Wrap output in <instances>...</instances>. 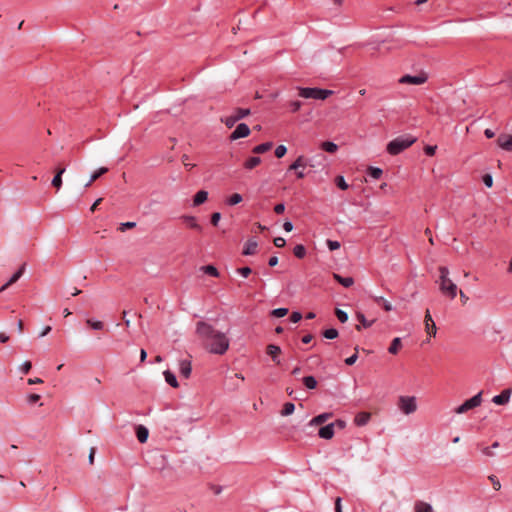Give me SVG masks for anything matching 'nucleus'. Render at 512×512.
I'll list each match as a JSON object with an SVG mask.
<instances>
[{"instance_id": "nucleus-20", "label": "nucleus", "mask_w": 512, "mask_h": 512, "mask_svg": "<svg viewBox=\"0 0 512 512\" xmlns=\"http://www.w3.org/2000/svg\"><path fill=\"white\" fill-rule=\"evenodd\" d=\"M185 223H187V225L191 228V229H194V230H197L199 232L202 231V226L199 225L196 221V217L194 216H191V215H182L180 217Z\"/></svg>"}, {"instance_id": "nucleus-47", "label": "nucleus", "mask_w": 512, "mask_h": 512, "mask_svg": "<svg viewBox=\"0 0 512 512\" xmlns=\"http://www.w3.org/2000/svg\"><path fill=\"white\" fill-rule=\"evenodd\" d=\"M358 346L355 347V353L351 355L350 357L345 359V363L348 366H352L358 359Z\"/></svg>"}, {"instance_id": "nucleus-54", "label": "nucleus", "mask_w": 512, "mask_h": 512, "mask_svg": "<svg viewBox=\"0 0 512 512\" xmlns=\"http://www.w3.org/2000/svg\"><path fill=\"white\" fill-rule=\"evenodd\" d=\"M221 219V213L219 212H214L211 214V218H210V221H211V224L213 226H217L219 221Z\"/></svg>"}, {"instance_id": "nucleus-37", "label": "nucleus", "mask_w": 512, "mask_h": 512, "mask_svg": "<svg viewBox=\"0 0 512 512\" xmlns=\"http://www.w3.org/2000/svg\"><path fill=\"white\" fill-rule=\"evenodd\" d=\"M295 410V405L292 403V402H286L284 405H283V408L281 410V415L282 416H289L291 415Z\"/></svg>"}, {"instance_id": "nucleus-62", "label": "nucleus", "mask_w": 512, "mask_h": 512, "mask_svg": "<svg viewBox=\"0 0 512 512\" xmlns=\"http://www.w3.org/2000/svg\"><path fill=\"white\" fill-rule=\"evenodd\" d=\"M436 325L434 322H431L429 323V330H426V332L430 335V336H435L436 335Z\"/></svg>"}, {"instance_id": "nucleus-42", "label": "nucleus", "mask_w": 512, "mask_h": 512, "mask_svg": "<svg viewBox=\"0 0 512 512\" xmlns=\"http://www.w3.org/2000/svg\"><path fill=\"white\" fill-rule=\"evenodd\" d=\"M357 319L364 328H368V327L372 326V324L374 323V320L368 321L366 319V317L364 316V314H362L360 312L357 313Z\"/></svg>"}, {"instance_id": "nucleus-55", "label": "nucleus", "mask_w": 512, "mask_h": 512, "mask_svg": "<svg viewBox=\"0 0 512 512\" xmlns=\"http://www.w3.org/2000/svg\"><path fill=\"white\" fill-rule=\"evenodd\" d=\"M40 395L39 394H29L28 397H27V402L28 404L30 405H33L35 403H37L39 400H40Z\"/></svg>"}, {"instance_id": "nucleus-14", "label": "nucleus", "mask_w": 512, "mask_h": 512, "mask_svg": "<svg viewBox=\"0 0 512 512\" xmlns=\"http://www.w3.org/2000/svg\"><path fill=\"white\" fill-rule=\"evenodd\" d=\"M25 271V264L21 265L20 268L11 276V278L0 288V293L5 291L10 285L16 283Z\"/></svg>"}, {"instance_id": "nucleus-64", "label": "nucleus", "mask_w": 512, "mask_h": 512, "mask_svg": "<svg viewBox=\"0 0 512 512\" xmlns=\"http://www.w3.org/2000/svg\"><path fill=\"white\" fill-rule=\"evenodd\" d=\"M283 229L286 231V232H290L292 231L293 229V223L289 220L285 221L283 223Z\"/></svg>"}, {"instance_id": "nucleus-18", "label": "nucleus", "mask_w": 512, "mask_h": 512, "mask_svg": "<svg viewBox=\"0 0 512 512\" xmlns=\"http://www.w3.org/2000/svg\"><path fill=\"white\" fill-rule=\"evenodd\" d=\"M65 170H66V169H65V167H58V168L56 169L55 176H54V177H53V179H52L51 184H52V186H53L54 188H56V190H57V191H58V190L61 188V186H62V175L64 174Z\"/></svg>"}, {"instance_id": "nucleus-10", "label": "nucleus", "mask_w": 512, "mask_h": 512, "mask_svg": "<svg viewBox=\"0 0 512 512\" xmlns=\"http://www.w3.org/2000/svg\"><path fill=\"white\" fill-rule=\"evenodd\" d=\"M497 144L503 150L512 152V135L500 134L497 138Z\"/></svg>"}, {"instance_id": "nucleus-8", "label": "nucleus", "mask_w": 512, "mask_h": 512, "mask_svg": "<svg viewBox=\"0 0 512 512\" xmlns=\"http://www.w3.org/2000/svg\"><path fill=\"white\" fill-rule=\"evenodd\" d=\"M427 79L428 76L424 72H421L418 75L406 74L399 79V83L409 85H421L424 84L427 81Z\"/></svg>"}, {"instance_id": "nucleus-48", "label": "nucleus", "mask_w": 512, "mask_h": 512, "mask_svg": "<svg viewBox=\"0 0 512 512\" xmlns=\"http://www.w3.org/2000/svg\"><path fill=\"white\" fill-rule=\"evenodd\" d=\"M236 271L244 278H247L252 273L251 268L248 266L238 268Z\"/></svg>"}, {"instance_id": "nucleus-39", "label": "nucleus", "mask_w": 512, "mask_h": 512, "mask_svg": "<svg viewBox=\"0 0 512 512\" xmlns=\"http://www.w3.org/2000/svg\"><path fill=\"white\" fill-rule=\"evenodd\" d=\"M108 172V168L106 167H100L98 168L96 171L93 172V174L91 175V178H90V183H93L94 181H96L98 178H100L102 175H104L105 173Z\"/></svg>"}, {"instance_id": "nucleus-43", "label": "nucleus", "mask_w": 512, "mask_h": 512, "mask_svg": "<svg viewBox=\"0 0 512 512\" xmlns=\"http://www.w3.org/2000/svg\"><path fill=\"white\" fill-rule=\"evenodd\" d=\"M287 314H288V309L284 308V307L276 308L271 311V315L276 318L284 317Z\"/></svg>"}, {"instance_id": "nucleus-1", "label": "nucleus", "mask_w": 512, "mask_h": 512, "mask_svg": "<svg viewBox=\"0 0 512 512\" xmlns=\"http://www.w3.org/2000/svg\"><path fill=\"white\" fill-rule=\"evenodd\" d=\"M196 334L203 346L212 354L223 355L229 348L230 342L226 334L205 321L197 322Z\"/></svg>"}, {"instance_id": "nucleus-30", "label": "nucleus", "mask_w": 512, "mask_h": 512, "mask_svg": "<svg viewBox=\"0 0 512 512\" xmlns=\"http://www.w3.org/2000/svg\"><path fill=\"white\" fill-rule=\"evenodd\" d=\"M302 382L307 389L312 390L317 387V380L314 376H305L303 377Z\"/></svg>"}, {"instance_id": "nucleus-23", "label": "nucleus", "mask_w": 512, "mask_h": 512, "mask_svg": "<svg viewBox=\"0 0 512 512\" xmlns=\"http://www.w3.org/2000/svg\"><path fill=\"white\" fill-rule=\"evenodd\" d=\"M414 512H434V510L429 503L418 500L414 504Z\"/></svg>"}, {"instance_id": "nucleus-9", "label": "nucleus", "mask_w": 512, "mask_h": 512, "mask_svg": "<svg viewBox=\"0 0 512 512\" xmlns=\"http://www.w3.org/2000/svg\"><path fill=\"white\" fill-rule=\"evenodd\" d=\"M250 134V128L245 123H240L230 135V140H237L247 137Z\"/></svg>"}, {"instance_id": "nucleus-4", "label": "nucleus", "mask_w": 512, "mask_h": 512, "mask_svg": "<svg viewBox=\"0 0 512 512\" xmlns=\"http://www.w3.org/2000/svg\"><path fill=\"white\" fill-rule=\"evenodd\" d=\"M298 95L305 99L325 100L333 94L332 90L316 87H297Z\"/></svg>"}, {"instance_id": "nucleus-7", "label": "nucleus", "mask_w": 512, "mask_h": 512, "mask_svg": "<svg viewBox=\"0 0 512 512\" xmlns=\"http://www.w3.org/2000/svg\"><path fill=\"white\" fill-rule=\"evenodd\" d=\"M251 111L248 108H236L234 114L226 117L223 121L228 128H232L237 121L250 115Z\"/></svg>"}, {"instance_id": "nucleus-22", "label": "nucleus", "mask_w": 512, "mask_h": 512, "mask_svg": "<svg viewBox=\"0 0 512 512\" xmlns=\"http://www.w3.org/2000/svg\"><path fill=\"white\" fill-rule=\"evenodd\" d=\"M208 199V192L205 190H199L193 197V206H199L205 203Z\"/></svg>"}, {"instance_id": "nucleus-46", "label": "nucleus", "mask_w": 512, "mask_h": 512, "mask_svg": "<svg viewBox=\"0 0 512 512\" xmlns=\"http://www.w3.org/2000/svg\"><path fill=\"white\" fill-rule=\"evenodd\" d=\"M287 153V147L285 145H278L275 149V156L277 158H282Z\"/></svg>"}, {"instance_id": "nucleus-49", "label": "nucleus", "mask_w": 512, "mask_h": 512, "mask_svg": "<svg viewBox=\"0 0 512 512\" xmlns=\"http://www.w3.org/2000/svg\"><path fill=\"white\" fill-rule=\"evenodd\" d=\"M326 244L330 251H334L340 248V243L335 240L328 239Z\"/></svg>"}, {"instance_id": "nucleus-26", "label": "nucleus", "mask_w": 512, "mask_h": 512, "mask_svg": "<svg viewBox=\"0 0 512 512\" xmlns=\"http://www.w3.org/2000/svg\"><path fill=\"white\" fill-rule=\"evenodd\" d=\"M272 147H273V143L268 141V142H265V143L255 146L252 149V152L255 154H263V153L269 151Z\"/></svg>"}, {"instance_id": "nucleus-58", "label": "nucleus", "mask_w": 512, "mask_h": 512, "mask_svg": "<svg viewBox=\"0 0 512 512\" xmlns=\"http://www.w3.org/2000/svg\"><path fill=\"white\" fill-rule=\"evenodd\" d=\"M436 149H437V146L427 145V146L424 148V152H425V154H426L427 156H433V155H435Z\"/></svg>"}, {"instance_id": "nucleus-52", "label": "nucleus", "mask_w": 512, "mask_h": 512, "mask_svg": "<svg viewBox=\"0 0 512 512\" xmlns=\"http://www.w3.org/2000/svg\"><path fill=\"white\" fill-rule=\"evenodd\" d=\"M292 323H298L302 319V314L299 311H294L289 317Z\"/></svg>"}, {"instance_id": "nucleus-60", "label": "nucleus", "mask_w": 512, "mask_h": 512, "mask_svg": "<svg viewBox=\"0 0 512 512\" xmlns=\"http://www.w3.org/2000/svg\"><path fill=\"white\" fill-rule=\"evenodd\" d=\"M285 211V204L284 203H278L274 206V212L276 214H282Z\"/></svg>"}, {"instance_id": "nucleus-11", "label": "nucleus", "mask_w": 512, "mask_h": 512, "mask_svg": "<svg viewBox=\"0 0 512 512\" xmlns=\"http://www.w3.org/2000/svg\"><path fill=\"white\" fill-rule=\"evenodd\" d=\"M335 434V424L329 423L325 426H322L318 431V436L325 440H330L334 437Z\"/></svg>"}, {"instance_id": "nucleus-61", "label": "nucleus", "mask_w": 512, "mask_h": 512, "mask_svg": "<svg viewBox=\"0 0 512 512\" xmlns=\"http://www.w3.org/2000/svg\"><path fill=\"white\" fill-rule=\"evenodd\" d=\"M332 424H335V428H338L340 430L346 427V421L342 419H337L335 422H332Z\"/></svg>"}, {"instance_id": "nucleus-17", "label": "nucleus", "mask_w": 512, "mask_h": 512, "mask_svg": "<svg viewBox=\"0 0 512 512\" xmlns=\"http://www.w3.org/2000/svg\"><path fill=\"white\" fill-rule=\"evenodd\" d=\"M281 353V348L275 344H269L267 346V354L272 358V360L276 364H280L279 354Z\"/></svg>"}, {"instance_id": "nucleus-24", "label": "nucleus", "mask_w": 512, "mask_h": 512, "mask_svg": "<svg viewBox=\"0 0 512 512\" xmlns=\"http://www.w3.org/2000/svg\"><path fill=\"white\" fill-rule=\"evenodd\" d=\"M191 362L188 360H182L180 361V374L184 378H189L191 375Z\"/></svg>"}, {"instance_id": "nucleus-15", "label": "nucleus", "mask_w": 512, "mask_h": 512, "mask_svg": "<svg viewBox=\"0 0 512 512\" xmlns=\"http://www.w3.org/2000/svg\"><path fill=\"white\" fill-rule=\"evenodd\" d=\"M257 247V241L254 238H250L245 243L242 254L245 256L254 255L256 253Z\"/></svg>"}, {"instance_id": "nucleus-40", "label": "nucleus", "mask_w": 512, "mask_h": 512, "mask_svg": "<svg viewBox=\"0 0 512 512\" xmlns=\"http://www.w3.org/2000/svg\"><path fill=\"white\" fill-rule=\"evenodd\" d=\"M243 200L242 198V195H240L239 193H234L232 194L228 199H227V204L230 205V206H234V205H237L239 204L241 201Z\"/></svg>"}, {"instance_id": "nucleus-13", "label": "nucleus", "mask_w": 512, "mask_h": 512, "mask_svg": "<svg viewBox=\"0 0 512 512\" xmlns=\"http://www.w3.org/2000/svg\"><path fill=\"white\" fill-rule=\"evenodd\" d=\"M333 417V413L331 412H324L321 413L315 417H313L309 423L308 426H318L324 424L327 420Z\"/></svg>"}, {"instance_id": "nucleus-53", "label": "nucleus", "mask_w": 512, "mask_h": 512, "mask_svg": "<svg viewBox=\"0 0 512 512\" xmlns=\"http://www.w3.org/2000/svg\"><path fill=\"white\" fill-rule=\"evenodd\" d=\"M32 368V363L30 361H25L21 366H20V371L23 373V374H28L30 372Z\"/></svg>"}, {"instance_id": "nucleus-6", "label": "nucleus", "mask_w": 512, "mask_h": 512, "mask_svg": "<svg viewBox=\"0 0 512 512\" xmlns=\"http://www.w3.org/2000/svg\"><path fill=\"white\" fill-rule=\"evenodd\" d=\"M482 402V392L480 391L470 399H467L464 401L461 405H459L457 408H455V413L457 414H463L467 411L476 408L481 405Z\"/></svg>"}, {"instance_id": "nucleus-32", "label": "nucleus", "mask_w": 512, "mask_h": 512, "mask_svg": "<svg viewBox=\"0 0 512 512\" xmlns=\"http://www.w3.org/2000/svg\"><path fill=\"white\" fill-rule=\"evenodd\" d=\"M382 174H383V170L379 167L369 166L367 169V175H369L370 177H372L374 179L381 178Z\"/></svg>"}, {"instance_id": "nucleus-29", "label": "nucleus", "mask_w": 512, "mask_h": 512, "mask_svg": "<svg viewBox=\"0 0 512 512\" xmlns=\"http://www.w3.org/2000/svg\"><path fill=\"white\" fill-rule=\"evenodd\" d=\"M401 347H402L401 338L396 337V338H394V339L392 340V342H391V344H390V346H389V348H388V352H389L390 354L395 355V354H397V353H398V351H399V349H400Z\"/></svg>"}, {"instance_id": "nucleus-38", "label": "nucleus", "mask_w": 512, "mask_h": 512, "mask_svg": "<svg viewBox=\"0 0 512 512\" xmlns=\"http://www.w3.org/2000/svg\"><path fill=\"white\" fill-rule=\"evenodd\" d=\"M322 335L323 337H325L326 339H329V340H333L335 338L338 337L339 335V332L337 329L335 328H329V329H326L322 332Z\"/></svg>"}, {"instance_id": "nucleus-12", "label": "nucleus", "mask_w": 512, "mask_h": 512, "mask_svg": "<svg viewBox=\"0 0 512 512\" xmlns=\"http://www.w3.org/2000/svg\"><path fill=\"white\" fill-rule=\"evenodd\" d=\"M511 396V389H504L500 394L492 398V402L496 405H505L509 402Z\"/></svg>"}, {"instance_id": "nucleus-45", "label": "nucleus", "mask_w": 512, "mask_h": 512, "mask_svg": "<svg viewBox=\"0 0 512 512\" xmlns=\"http://www.w3.org/2000/svg\"><path fill=\"white\" fill-rule=\"evenodd\" d=\"M335 315L341 323H345L348 320V314L339 308H336Z\"/></svg>"}, {"instance_id": "nucleus-27", "label": "nucleus", "mask_w": 512, "mask_h": 512, "mask_svg": "<svg viewBox=\"0 0 512 512\" xmlns=\"http://www.w3.org/2000/svg\"><path fill=\"white\" fill-rule=\"evenodd\" d=\"M260 163H261V158L259 156H252V157H249L245 161L244 168L251 170V169L255 168L256 166H258Z\"/></svg>"}, {"instance_id": "nucleus-56", "label": "nucleus", "mask_w": 512, "mask_h": 512, "mask_svg": "<svg viewBox=\"0 0 512 512\" xmlns=\"http://www.w3.org/2000/svg\"><path fill=\"white\" fill-rule=\"evenodd\" d=\"M482 181H483L484 185L489 188L492 187V185H493V178L490 174L483 175Z\"/></svg>"}, {"instance_id": "nucleus-35", "label": "nucleus", "mask_w": 512, "mask_h": 512, "mask_svg": "<svg viewBox=\"0 0 512 512\" xmlns=\"http://www.w3.org/2000/svg\"><path fill=\"white\" fill-rule=\"evenodd\" d=\"M201 270L209 276H212V277L219 276V272L214 265L209 264V265L202 266Z\"/></svg>"}, {"instance_id": "nucleus-31", "label": "nucleus", "mask_w": 512, "mask_h": 512, "mask_svg": "<svg viewBox=\"0 0 512 512\" xmlns=\"http://www.w3.org/2000/svg\"><path fill=\"white\" fill-rule=\"evenodd\" d=\"M373 299L378 305L382 306L385 311L389 312L393 309L391 303L384 299L382 296H375Z\"/></svg>"}, {"instance_id": "nucleus-41", "label": "nucleus", "mask_w": 512, "mask_h": 512, "mask_svg": "<svg viewBox=\"0 0 512 512\" xmlns=\"http://www.w3.org/2000/svg\"><path fill=\"white\" fill-rule=\"evenodd\" d=\"M335 184L341 190H347L349 188V185L346 183L344 177L341 175L336 176Z\"/></svg>"}, {"instance_id": "nucleus-3", "label": "nucleus", "mask_w": 512, "mask_h": 512, "mask_svg": "<svg viewBox=\"0 0 512 512\" xmlns=\"http://www.w3.org/2000/svg\"><path fill=\"white\" fill-rule=\"evenodd\" d=\"M440 291L443 295L454 299L457 295V285L448 277L449 270L445 266L439 267Z\"/></svg>"}, {"instance_id": "nucleus-19", "label": "nucleus", "mask_w": 512, "mask_h": 512, "mask_svg": "<svg viewBox=\"0 0 512 512\" xmlns=\"http://www.w3.org/2000/svg\"><path fill=\"white\" fill-rule=\"evenodd\" d=\"M370 418L371 414L369 412H359L354 418V423L359 427L365 426L369 422Z\"/></svg>"}, {"instance_id": "nucleus-36", "label": "nucleus", "mask_w": 512, "mask_h": 512, "mask_svg": "<svg viewBox=\"0 0 512 512\" xmlns=\"http://www.w3.org/2000/svg\"><path fill=\"white\" fill-rule=\"evenodd\" d=\"M86 324L93 330H102L105 327V325L102 321L94 320L91 318L86 320Z\"/></svg>"}, {"instance_id": "nucleus-28", "label": "nucleus", "mask_w": 512, "mask_h": 512, "mask_svg": "<svg viewBox=\"0 0 512 512\" xmlns=\"http://www.w3.org/2000/svg\"><path fill=\"white\" fill-rule=\"evenodd\" d=\"M321 149L327 153H335L338 150V145L332 141H324L321 143Z\"/></svg>"}, {"instance_id": "nucleus-5", "label": "nucleus", "mask_w": 512, "mask_h": 512, "mask_svg": "<svg viewBox=\"0 0 512 512\" xmlns=\"http://www.w3.org/2000/svg\"><path fill=\"white\" fill-rule=\"evenodd\" d=\"M398 408L406 415H410L417 410L416 397L400 396L398 399Z\"/></svg>"}, {"instance_id": "nucleus-63", "label": "nucleus", "mask_w": 512, "mask_h": 512, "mask_svg": "<svg viewBox=\"0 0 512 512\" xmlns=\"http://www.w3.org/2000/svg\"><path fill=\"white\" fill-rule=\"evenodd\" d=\"M342 499L341 497H337L335 499V512H342V505H341Z\"/></svg>"}, {"instance_id": "nucleus-33", "label": "nucleus", "mask_w": 512, "mask_h": 512, "mask_svg": "<svg viewBox=\"0 0 512 512\" xmlns=\"http://www.w3.org/2000/svg\"><path fill=\"white\" fill-rule=\"evenodd\" d=\"M294 162H295V164L298 165V168L306 167V166H310V167H314L315 166L314 164H311V159L310 158H306L303 155L298 156L297 159Z\"/></svg>"}, {"instance_id": "nucleus-50", "label": "nucleus", "mask_w": 512, "mask_h": 512, "mask_svg": "<svg viewBox=\"0 0 512 512\" xmlns=\"http://www.w3.org/2000/svg\"><path fill=\"white\" fill-rule=\"evenodd\" d=\"M488 479H489V480H490V482L492 483L493 488H494L495 490H497V491H498V490H500V488H501V484H500V482H499L498 478H497L495 475H490V476H488Z\"/></svg>"}, {"instance_id": "nucleus-44", "label": "nucleus", "mask_w": 512, "mask_h": 512, "mask_svg": "<svg viewBox=\"0 0 512 512\" xmlns=\"http://www.w3.org/2000/svg\"><path fill=\"white\" fill-rule=\"evenodd\" d=\"M302 105H303V103L301 101H299V100L290 101L288 103V106H289L290 111L292 113L298 112L301 109Z\"/></svg>"}, {"instance_id": "nucleus-16", "label": "nucleus", "mask_w": 512, "mask_h": 512, "mask_svg": "<svg viewBox=\"0 0 512 512\" xmlns=\"http://www.w3.org/2000/svg\"><path fill=\"white\" fill-rule=\"evenodd\" d=\"M135 434L140 443H145L149 436V431L144 425L135 426Z\"/></svg>"}, {"instance_id": "nucleus-21", "label": "nucleus", "mask_w": 512, "mask_h": 512, "mask_svg": "<svg viewBox=\"0 0 512 512\" xmlns=\"http://www.w3.org/2000/svg\"><path fill=\"white\" fill-rule=\"evenodd\" d=\"M333 278L337 283L344 286L345 288H349L354 284V279L352 277H343L340 274L334 273Z\"/></svg>"}, {"instance_id": "nucleus-2", "label": "nucleus", "mask_w": 512, "mask_h": 512, "mask_svg": "<svg viewBox=\"0 0 512 512\" xmlns=\"http://www.w3.org/2000/svg\"><path fill=\"white\" fill-rule=\"evenodd\" d=\"M416 140L417 138L410 134L401 135L391 140L387 144L386 150L390 155H398L405 149L412 146L416 142Z\"/></svg>"}, {"instance_id": "nucleus-34", "label": "nucleus", "mask_w": 512, "mask_h": 512, "mask_svg": "<svg viewBox=\"0 0 512 512\" xmlns=\"http://www.w3.org/2000/svg\"><path fill=\"white\" fill-rule=\"evenodd\" d=\"M293 254L298 259H303L306 256V248L303 244H297L293 248Z\"/></svg>"}, {"instance_id": "nucleus-59", "label": "nucleus", "mask_w": 512, "mask_h": 512, "mask_svg": "<svg viewBox=\"0 0 512 512\" xmlns=\"http://www.w3.org/2000/svg\"><path fill=\"white\" fill-rule=\"evenodd\" d=\"M424 322L426 330H429V323L434 322L429 310H426Z\"/></svg>"}, {"instance_id": "nucleus-57", "label": "nucleus", "mask_w": 512, "mask_h": 512, "mask_svg": "<svg viewBox=\"0 0 512 512\" xmlns=\"http://www.w3.org/2000/svg\"><path fill=\"white\" fill-rule=\"evenodd\" d=\"M274 245L278 248H282L286 245V240L283 237H276L273 240Z\"/></svg>"}, {"instance_id": "nucleus-25", "label": "nucleus", "mask_w": 512, "mask_h": 512, "mask_svg": "<svg viewBox=\"0 0 512 512\" xmlns=\"http://www.w3.org/2000/svg\"><path fill=\"white\" fill-rule=\"evenodd\" d=\"M165 381L173 388H177L179 386L176 375L170 370H166L163 373Z\"/></svg>"}, {"instance_id": "nucleus-51", "label": "nucleus", "mask_w": 512, "mask_h": 512, "mask_svg": "<svg viewBox=\"0 0 512 512\" xmlns=\"http://www.w3.org/2000/svg\"><path fill=\"white\" fill-rule=\"evenodd\" d=\"M136 226V223L135 222H124V223H121L120 226H119V230L121 232H124L126 231L127 229H132Z\"/></svg>"}]
</instances>
